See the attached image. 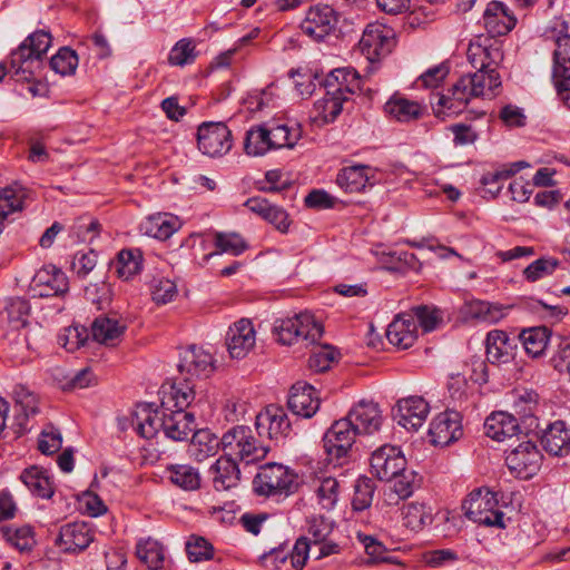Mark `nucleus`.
<instances>
[{
  "instance_id": "obj_1",
  "label": "nucleus",
  "mask_w": 570,
  "mask_h": 570,
  "mask_svg": "<svg viewBox=\"0 0 570 570\" xmlns=\"http://www.w3.org/2000/svg\"><path fill=\"white\" fill-rule=\"evenodd\" d=\"M500 87L501 77L497 69L475 71L462 76L449 89L446 95L439 96L436 106L446 109L450 114H459L465 108L471 98H492Z\"/></svg>"
},
{
  "instance_id": "obj_2",
  "label": "nucleus",
  "mask_w": 570,
  "mask_h": 570,
  "mask_svg": "<svg viewBox=\"0 0 570 570\" xmlns=\"http://www.w3.org/2000/svg\"><path fill=\"white\" fill-rule=\"evenodd\" d=\"M299 139V128H289L283 124L264 122L247 130L244 150L248 156L259 157L271 150L293 148Z\"/></svg>"
},
{
  "instance_id": "obj_3",
  "label": "nucleus",
  "mask_w": 570,
  "mask_h": 570,
  "mask_svg": "<svg viewBox=\"0 0 570 570\" xmlns=\"http://www.w3.org/2000/svg\"><path fill=\"white\" fill-rule=\"evenodd\" d=\"M274 333L279 343L292 345L303 343L306 347L315 345L323 335V326L308 313L277 320Z\"/></svg>"
},
{
  "instance_id": "obj_4",
  "label": "nucleus",
  "mask_w": 570,
  "mask_h": 570,
  "mask_svg": "<svg viewBox=\"0 0 570 570\" xmlns=\"http://www.w3.org/2000/svg\"><path fill=\"white\" fill-rule=\"evenodd\" d=\"M220 444L224 455L246 463L263 460L268 452V448L264 446L246 425H236L226 431L220 438Z\"/></svg>"
},
{
  "instance_id": "obj_5",
  "label": "nucleus",
  "mask_w": 570,
  "mask_h": 570,
  "mask_svg": "<svg viewBox=\"0 0 570 570\" xmlns=\"http://www.w3.org/2000/svg\"><path fill=\"white\" fill-rule=\"evenodd\" d=\"M51 46V36L46 31H36L11 53V68L18 79L29 81L42 56Z\"/></svg>"
},
{
  "instance_id": "obj_6",
  "label": "nucleus",
  "mask_w": 570,
  "mask_h": 570,
  "mask_svg": "<svg viewBox=\"0 0 570 570\" xmlns=\"http://www.w3.org/2000/svg\"><path fill=\"white\" fill-rule=\"evenodd\" d=\"M497 494L488 489L473 490L463 502L462 509L466 518L475 523L504 528L503 512L497 509Z\"/></svg>"
},
{
  "instance_id": "obj_7",
  "label": "nucleus",
  "mask_w": 570,
  "mask_h": 570,
  "mask_svg": "<svg viewBox=\"0 0 570 570\" xmlns=\"http://www.w3.org/2000/svg\"><path fill=\"white\" fill-rule=\"evenodd\" d=\"M394 47V30L381 22L368 23L358 42L362 55L370 62H375L386 57L392 52Z\"/></svg>"
},
{
  "instance_id": "obj_8",
  "label": "nucleus",
  "mask_w": 570,
  "mask_h": 570,
  "mask_svg": "<svg viewBox=\"0 0 570 570\" xmlns=\"http://www.w3.org/2000/svg\"><path fill=\"white\" fill-rule=\"evenodd\" d=\"M296 487L295 475L284 465L267 463L261 466L254 479V488L258 494H288Z\"/></svg>"
},
{
  "instance_id": "obj_9",
  "label": "nucleus",
  "mask_w": 570,
  "mask_h": 570,
  "mask_svg": "<svg viewBox=\"0 0 570 570\" xmlns=\"http://www.w3.org/2000/svg\"><path fill=\"white\" fill-rule=\"evenodd\" d=\"M197 146L205 156L222 157L232 149V131L222 121L203 122L197 129Z\"/></svg>"
},
{
  "instance_id": "obj_10",
  "label": "nucleus",
  "mask_w": 570,
  "mask_h": 570,
  "mask_svg": "<svg viewBox=\"0 0 570 570\" xmlns=\"http://www.w3.org/2000/svg\"><path fill=\"white\" fill-rule=\"evenodd\" d=\"M338 13L328 4L311 7L301 23L302 31L315 41H322L336 30Z\"/></svg>"
},
{
  "instance_id": "obj_11",
  "label": "nucleus",
  "mask_w": 570,
  "mask_h": 570,
  "mask_svg": "<svg viewBox=\"0 0 570 570\" xmlns=\"http://www.w3.org/2000/svg\"><path fill=\"white\" fill-rule=\"evenodd\" d=\"M177 367L184 381L204 380L215 370L214 357L204 348L193 345L180 353Z\"/></svg>"
},
{
  "instance_id": "obj_12",
  "label": "nucleus",
  "mask_w": 570,
  "mask_h": 570,
  "mask_svg": "<svg viewBox=\"0 0 570 570\" xmlns=\"http://www.w3.org/2000/svg\"><path fill=\"white\" fill-rule=\"evenodd\" d=\"M357 435H360L358 432L346 416L335 421L323 438L324 449L330 460L345 458Z\"/></svg>"
},
{
  "instance_id": "obj_13",
  "label": "nucleus",
  "mask_w": 570,
  "mask_h": 570,
  "mask_svg": "<svg viewBox=\"0 0 570 570\" xmlns=\"http://www.w3.org/2000/svg\"><path fill=\"white\" fill-rule=\"evenodd\" d=\"M542 454L537 445L528 440L521 442L505 458L509 469L520 479H530L540 470Z\"/></svg>"
},
{
  "instance_id": "obj_14",
  "label": "nucleus",
  "mask_w": 570,
  "mask_h": 570,
  "mask_svg": "<svg viewBox=\"0 0 570 570\" xmlns=\"http://www.w3.org/2000/svg\"><path fill=\"white\" fill-rule=\"evenodd\" d=\"M29 288L33 297L62 296L69 291V282L60 268L46 265L36 272Z\"/></svg>"
},
{
  "instance_id": "obj_15",
  "label": "nucleus",
  "mask_w": 570,
  "mask_h": 570,
  "mask_svg": "<svg viewBox=\"0 0 570 570\" xmlns=\"http://www.w3.org/2000/svg\"><path fill=\"white\" fill-rule=\"evenodd\" d=\"M406 460L397 446L384 444L372 453V472L382 481H391L393 476L404 472Z\"/></svg>"
},
{
  "instance_id": "obj_16",
  "label": "nucleus",
  "mask_w": 570,
  "mask_h": 570,
  "mask_svg": "<svg viewBox=\"0 0 570 570\" xmlns=\"http://www.w3.org/2000/svg\"><path fill=\"white\" fill-rule=\"evenodd\" d=\"M393 411L397 424L409 431H417L424 424L430 406L421 396H409L401 399Z\"/></svg>"
},
{
  "instance_id": "obj_17",
  "label": "nucleus",
  "mask_w": 570,
  "mask_h": 570,
  "mask_svg": "<svg viewBox=\"0 0 570 570\" xmlns=\"http://www.w3.org/2000/svg\"><path fill=\"white\" fill-rule=\"evenodd\" d=\"M255 425L261 436L266 435L271 440H281L291 431V422L284 409L274 404L257 414Z\"/></svg>"
},
{
  "instance_id": "obj_18",
  "label": "nucleus",
  "mask_w": 570,
  "mask_h": 570,
  "mask_svg": "<svg viewBox=\"0 0 570 570\" xmlns=\"http://www.w3.org/2000/svg\"><path fill=\"white\" fill-rule=\"evenodd\" d=\"M256 344V332L253 323L242 318L229 326L226 335V345L230 357L244 358Z\"/></svg>"
},
{
  "instance_id": "obj_19",
  "label": "nucleus",
  "mask_w": 570,
  "mask_h": 570,
  "mask_svg": "<svg viewBox=\"0 0 570 570\" xmlns=\"http://www.w3.org/2000/svg\"><path fill=\"white\" fill-rule=\"evenodd\" d=\"M347 85L338 83L333 91L327 90L325 97L314 104L313 121L317 125L333 122L342 112L343 104L347 101V95L352 94Z\"/></svg>"
},
{
  "instance_id": "obj_20",
  "label": "nucleus",
  "mask_w": 570,
  "mask_h": 570,
  "mask_svg": "<svg viewBox=\"0 0 570 570\" xmlns=\"http://www.w3.org/2000/svg\"><path fill=\"white\" fill-rule=\"evenodd\" d=\"M159 393L164 410L186 411L195 399V384L180 376L163 384Z\"/></svg>"
},
{
  "instance_id": "obj_21",
  "label": "nucleus",
  "mask_w": 570,
  "mask_h": 570,
  "mask_svg": "<svg viewBox=\"0 0 570 570\" xmlns=\"http://www.w3.org/2000/svg\"><path fill=\"white\" fill-rule=\"evenodd\" d=\"M429 435L434 445L445 446L462 435L461 415L455 411L438 414L430 424Z\"/></svg>"
},
{
  "instance_id": "obj_22",
  "label": "nucleus",
  "mask_w": 570,
  "mask_h": 570,
  "mask_svg": "<svg viewBox=\"0 0 570 570\" xmlns=\"http://www.w3.org/2000/svg\"><path fill=\"white\" fill-rule=\"evenodd\" d=\"M164 409L154 407L153 404H138L132 412L131 424L137 433L144 439H153L164 425Z\"/></svg>"
},
{
  "instance_id": "obj_23",
  "label": "nucleus",
  "mask_w": 570,
  "mask_h": 570,
  "mask_svg": "<svg viewBox=\"0 0 570 570\" xmlns=\"http://www.w3.org/2000/svg\"><path fill=\"white\" fill-rule=\"evenodd\" d=\"M468 60L476 71L497 69L502 61L503 53L499 46H494L490 39L478 38L471 41L466 50Z\"/></svg>"
},
{
  "instance_id": "obj_24",
  "label": "nucleus",
  "mask_w": 570,
  "mask_h": 570,
  "mask_svg": "<svg viewBox=\"0 0 570 570\" xmlns=\"http://www.w3.org/2000/svg\"><path fill=\"white\" fill-rule=\"evenodd\" d=\"M358 434H373L382 424V414L379 405L372 401H360L347 413Z\"/></svg>"
},
{
  "instance_id": "obj_25",
  "label": "nucleus",
  "mask_w": 570,
  "mask_h": 570,
  "mask_svg": "<svg viewBox=\"0 0 570 570\" xmlns=\"http://www.w3.org/2000/svg\"><path fill=\"white\" fill-rule=\"evenodd\" d=\"M287 405L293 414L308 419L317 412L320 399L312 385L297 382L291 389Z\"/></svg>"
},
{
  "instance_id": "obj_26",
  "label": "nucleus",
  "mask_w": 570,
  "mask_h": 570,
  "mask_svg": "<svg viewBox=\"0 0 570 570\" xmlns=\"http://www.w3.org/2000/svg\"><path fill=\"white\" fill-rule=\"evenodd\" d=\"M163 432L173 441H186L196 429L195 416L187 411L164 410Z\"/></svg>"
},
{
  "instance_id": "obj_27",
  "label": "nucleus",
  "mask_w": 570,
  "mask_h": 570,
  "mask_svg": "<svg viewBox=\"0 0 570 570\" xmlns=\"http://www.w3.org/2000/svg\"><path fill=\"white\" fill-rule=\"evenodd\" d=\"M92 539V533L86 523L73 522L61 527L56 543L65 552H77L85 550Z\"/></svg>"
},
{
  "instance_id": "obj_28",
  "label": "nucleus",
  "mask_w": 570,
  "mask_h": 570,
  "mask_svg": "<svg viewBox=\"0 0 570 570\" xmlns=\"http://www.w3.org/2000/svg\"><path fill=\"white\" fill-rule=\"evenodd\" d=\"M386 337L392 345L401 350L411 347L416 341V322L413 320V314L397 315L387 326Z\"/></svg>"
},
{
  "instance_id": "obj_29",
  "label": "nucleus",
  "mask_w": 570,
  "mask_h": 570,
  "mask_svg": "<svg viewBox=\"0 0 570 570\" xmlns=\"http://www.w3.org/2000/svg\"><path fill=\"white\" fill-rule=\"evenodd\" d=\"M543 449L551 455L566 456L570 454V429L562 421H556L541 435Z\"/></svg>"
},
{
  "instance_id": "obj_30",
  "label": "nucleus",
  "mask_w": 570,
  "mask_h": 570,
  "mask_svg": "<svg viewBox=\"0 0 570 570\" xmlns=\"http://www.w3.org/2000/svg\"><path fill=\"white\" fill-rule=\"evenodd\" d=\"M485 434L498 442L515 436L520 426L518 420L508 412H494L484 422Z\"/></svg>"
},
{
  "instance_id": "obj_31",
  "label": "nucleus",
  "mask_w": 570,
  "mask_h": 570,
  "mask_svg": "<svg viewBox=\"0 0 570 570\" xmlns=\"http://www.w3.org/2000/svg\"><path fill=\"white\" fill-rule=\"evenodd\" d=\"M213 485L217 491H226L236 487L240 479V471L236 460L226 455L220 456L210 466Z\"/></svg>"
},
{
  "instance_id": "obj_32",
  "label": "nucleus",
  "mask_w": 570,
  "mask_h": 570,
  "mask_svg": "<svg viewBox=\"0 0 570 570\" xmlns=\"http://www.w3.org/2000/svg\"><path fill=\"white\" fill-rule=\"evenodd\" d=\"M373 169L366 165H354L340 170L336 183L347 193L362 191L367 185H373Z\"/></svg>"
},
{
  "instance_id": "obj_33",
  "label": "nucleus",
  "mask_w": 570,
  "mask_h": 570,
  "mask_svg": "<svg viewBox=\"0 0 570 570\" xmlns=\"http://www.w3.org/2000/svg\"><path fill=\"white\" fill-rule=\"evenodd\" d=\"M245 206L253 213L259 215L265 220L274 225L278 230L285 233L289 226L287 213L267 199L262 197H252L246 200Z\"/></svg>"
},
{
  "instance_id": "obj_34",
  "label": "nucleus",
  "mask_w": 570,
  "mask_h": 570,
  "mask_svg": "<svg viewBox=\"0 0 570 570\" xmlns=\"http://www.w3.org/2000/svg\"><path fill=\"white\" fill-rule=\"evenodd\" d=\"M180 223L178 217L168 213H157L147 217L140 225L141 230L154 238L167 239L178 228Z\"/></svg>"
},
{
  "instance_id": "obj_35",
  "label": "nucleus",
  "mask_w": 570,
  "mask_h": 570,
  "mask_svg": "<svg viewBox=\"0 0 570 570\" xmlns=\"http://www.w3.org/2000/svg\"><path fill=\"white\" fill-rule=\"evenodd\" d=\"M485 351L490 363H508L513 356V344L505 332L494 330L487 335Z\"/></svg>"
},
{
  "instance_id": "obj_36",
  "label": "nucleus",
  "mask_w": 570,
  "mask_h": 570,
  "mask_svg": "<svg viewBox=\"0 0 570 570\" xmlns=\"http://www.w3.org/2000/svg\"><path fill=\"white\" fill-rule=\"evenodd\" d=\"M126 330V325L117 318L99 316L91 324L92 338L101 344L114 346Z\"/></svg>"
},
{
  "instance_id": "obj_37",
  "label": "nucleus",
  "mask_w": 570,
  "mask_h": 570,
  "mask_svg": "<svg viewBox=\"0 0 570 570\" xmlns=\"http://www.w3.org/2000/svg\"><path fill=\"white\" fill-rule=\"evenodd\" d=\"M384 111L393 119L401 122H410L422 117V106L402 96H392L384 105Z\"/></svg>"
},
{
  "instance_id": "obj_38",
  "label": "nucleus",
  "mask_w": 570,
  "mask_h": 570,
  "mask_svg": "<svg viewBox=\"0 0 570 570\" xmlns=\"http://www.w3.org/2000/svg\"><path fill=\"white\" fill-rule=\"evenodd\" d=\"M222 448L220 439L207 429L194 431L189 453L197 461L215 455L217 450Z\"/></svg>"
},
{
  "instance_id": "obj_39",
  "label": "nucleus",
  "mask_w": 570,
  "mask_h": 570,
  "mask_svg": "<svg viewBox=\"0 0 570 570\" xmlns=\"http://www.w3.org/2000/svg\"><path fill=\"white\" fill-rule=\"evenodd\" d=\"M20 479L35 495L42 499H50L52 497V482L47 472L38 466L26 469L21 473Z\"/></svg>"
},
{
  "instance_id": "obj_40",
  "label": "nucleus",
  "mask_w": 570,
  "mask_h": 570,
  "mask_svg": "<svg viewBox=\"0 0 570 570\" xmlns=\"http://www.w3.org/2000/svg\"><path fill=\"white\" fill-rule=\"evenodd\" d=\"M137 558L147 566L149 570L163 568L165 561V551L163 546L154 539L140 540L136 547Z\"/></svg>"
},
{
  "instance_id": "obj_41",
  "label": "nucleus",
  "mask_w": 570,
  "mask_h": 570,
  "mask_svg": "<svg viewBox=\"0 0 570 570\" xmlns=\"http://www.w3.org/2000/svg\"><path fill=\"white\" fill-rule=\"evenodd\" d=\"M214 243L216 246V250L207 254L204 257V261H208L213 256L220 255L224 253L233 256H238L247 248L246 242L242 238L240 235L236 233L216 232L214 235Z\"/></svg>"
},
{
  "instance_id": "obj_42",
  "label": "nucleus",
  "mask_w": 570,
  "mask_h": 570,
  "mask_svg": "<svg viewBox=\"0 0 570 570\" xmlns=\"http://www.w3.org/2000/svg\"><path fill=\"white\" fill-rule=\"evenodd\" d=\"M520 337L525 352L532 357H539L548 346L550 330L546 326L528 328L522 331Z\"/></svg>"
},
{
  "instance_id": "obj_43",
  "label": "nucleus",
  "mask_w": 570,
  "mask_h": 570,
  "mask_svg": "<svg viewBox=\"0 0 570 570\" xmlns=\"http://www.w3.org/2000/svg\"><path fill=\"white\" fill-rule=\"evenodd\" d=\"M169 480L177 487L193 491L200 487V475L197 469L188 464H175L167 468Z\"/></svg>"
},
{
  "instance_id": "obj_44",
  "label": "nucleus",
  "mask_w": 570,
  "mask_h": 570,
  "mask_svg": "<svg viewBox=\"0 0 570 570\" xmlns=\"http://www.w3.org/2000/svg\"><path fill=\"white\" fill-rule=\"evenodd\" d=\"M142 256L139 249H122L115 263L116 273L122 279H129L141 269Z\"/></svg>"
},
{
  "instance_id": "obj_45",
  "label": "nucleus",
  "mask_w": 570,
  "mask_h": 570,
  "mask_svg": "<svg viewBox=\"0 0 570 570\" xmlns=\"http://www.w3.org/2000/svg\"><path fill=\"white\" fill-rule=\"evenodd\" d=\"M557 48L553 52V78L563 77L570 70V35L557 39Z\"/></svg>"
},
{
  "instance_id": "obj_46",
  "label": "nucleus",
  "mask_w": 570,
  "mask_h": 570,
  "mask_svg": "<svg viewBox=\"0 0 570 570\" xmlns=\"http://www.w3.org/2000/svg\"><path fill=\"white\" fill-rule=\"evenodd\" d=\"M78 61L76 51L63 47L50 59V67L59 75L68 76L75 73Z\"/></svg>"
},
{
  "instance_id": "obj_47",
  "label": "nucleus",
  "mask_w": 570,
  "mask_h": 570,
  "mask_svg": "<svg viewBox=\"0 0 570 570\" xmlns=\"http://www.w3.org/2000/svg\"><path fill=\"white\" fill-rule=\"evenodd\" d=\"M374 489V483L370 478L363 476L356 480L352 499V507L355 511H363L371 505Z\"/></svg>"
},
{
  "instance_id": "obj_48",
  "label": "nucleus",
  "mask_w": 570,
  "mask_h": 570,
  "mask_svg": "<svg viewBox=\"0 0 570 570\" xmlns=\"http://www.w3.org/2000/svg\"><path fill=\"white\" fill-rule=\"evenodd\" d=\"M9 323L16 328L24 327L28 323L30 305L28 301L17 297L12 298L7 305Z\"/></svg>"
},
{
  "instance_id": "obj_49",
  "label": "nucleus",
  "mask_w": 570,
  "mask_h": 570,
  "mask_svg": "<svg viewBox=\"0 0 570 570\" xmlns=\"http://www.w3.org/2000/svg\"><path fill=\"white\" fill-rule=\"evenodd\" d=\"M88 340V332L83 326H69L58 336V343L68 352H73Z\"/></svg>"
},
{
  "instance_id": "obj_50",
  "label": "nucleus",
  "mask_w": 570,
  "mask_h": 570,
  "mask_svg": "<svg viewBox=\"0 0 570 570\" xmlns=\"http://www.w3.org/2000/svg\"><path fill=\"white\" fill-rule=\"evenodd\" d=\"M196 58L195 46L188 39L179 40L170 50L168 61L173 66L191 63Z\"/></svg>"
},
{
  "instance_id": "obj_51",
  "label": "nucleus",
  "mask_w": 570,
  "mask_h": 570,
  "mask_svg": "<svg viewBox=\"0 0 570 570\" xmlns=\"http://www.w3.org/2000/svg\"><path fill=\"white\" fill-rule=\"evenodd\" d=\"M558 265L559 262L554 258H539L524 268L523 275L527 281L537 282L551 275Z\"/></svg>"
},
{
  "instance_id": "obj_52",
  "label": "nucleus",
  "mask_w": 570,
  "mask_h": 570,
  "mask_svg": "<svg viewBox=\"0 0 570 570\" xmlns=\"http://www.w3.org/2000/svg\"><path fill=\"white\" fill-rule=\"evenodd\" d=\"M9 336H13V342L10 343L8 355L14 363H24L30 360V355L26 352L30 348V343L26 332H11Z\"/></svg>"
},
{
  "instance_id": "obj_53",
  "label": "nucleus",
  "mask_w": 570,
  "mask_h": 570,
  "mask_svg": "<svg viewBox=\"0 0 570 570\" xmlns=\"http://www.w3.org/2000/svg\"><path fill=\"white\" fill-rule=\"evenodd\" d=\"M186 551L191 562H199L213 558L212 544L202 537H191L186 543Z\"/></svg>"
},
{
  "instance_id": "obj_54",
  "label": "nucleus",
  "mask_w": 570,
  "mask_h": 570,
  "mask_svg": "<svg viewBox=\"0 0 570 570\" xmlns=\"http://www.w3.org/2000/svg\"><path fill=\"white\" fill-rule=\"evenodd\" d=\"M413 314V320H417L420 326L424 332H431L436 328L442 317L436 308L425 305L413 307L410 312Z\"/></svg>"
},
{
  "instance_id": "obj_55",
  "label": "nucleus",
  "mask_w": 570,
  "mask_h": 570,
  "mask_svg": "<svg viewBox=\"0 0 570 570\" xmlns=\"http://www.w3.org/2000/svg\"><path fill=\"white\" fill-rule=\"evenodd\" d=\"M7 540L19 551H29L35 544L33 533L29 527L6 531Z\"/></svg>"
},
{
  "instance_id": "obj_56",
  "label": "nucleus",
  "mask_w": 570,
  "mask_h": 570,
  "mask_svg": "<svg viewBox=\"0 0 570 570\" xmlns=\"http://www.w3.org/2000/svg\"><path fill=\"white\" fill-rule=\"evenodd\" d=\"M176 295V284L170 279H156L151 286V296L157 304H167L171 302Z\"/></svg>"
},
{
  "instance_id": "obj_57",
  "label": "nucleus",
  "mask_w": 570,
  "mask_h": 570,
  "mask_svg": "<svg viewBox=\"0 0 570 570\" xmlns=\"http://www.w3.org/2000/svg\"><path fill=\"white\" fill-rule=\"evenodd\" d=\"M337 488L338 482L333 478H326L320 483L316 493L324 509L331 510L335 505Z\"/></svg>"
},
{
  "instance_id": "obj_58",
  "label": "nucleus",
  "mask_w": 570,
  "mask_h": 570,
  "mask_svg": "<svg viewBox=\"0 0 570 570\" xmlns=\"http://www.w3.org/2000/svg\"><path fill=\"white\" fill-rule=\"evenodd\" d=\"M17 406L23 411V417L29 419L38 412V401L36 395L29 392L26 387L18 385L13 391Z\"/></svg>"
},
{
  "instance_id": "obj_59",
  "label": "nucleus",
  "mask_w": 570,
  "mask_h": 570,
  "mask_svg": "<svg viewBox=\"0 0 570 570\" xmlns=\"http://www.w3.org/2000/svg\"><path fill=\"white\" fill-rule=\"evenodd\" d=\"M337 352L328 345L317 347V351L308 360L311 368L323 372L330 367V364L336 360Z\"/></svg>"
},
{
  "instance_id": "obj_60",
  "label": "nucleus",
  "mask_w": 570,
  "mask_h": 570,
  "mask_svg": "<svg viewBox=\"0 0 570 570\" xmlns=\"http://www.w3.org/2000/svg\"><path fill=\"white\" fill-rule=\"evenodd\" d=\"M99 223L95 219L79 218L71 226L72 235L81 242L91 240L98 235Z\"/></svg>"
},
{
  "instance_id": "obj_61",
  "label": "nucleus",
  "mask_w": 570,
  "mask_h": 570,
  "mask_svg": "<svg viewBox=\"0 0 570 570\" xmlns=\"http://www.w3.org/2000/svg\"><path fill=\"white\" fill-rule=\"evenodd\" d=\"M96 263V253L89 250L88 253H77L71 262V267L79 277H85L95 268Z\"/></svg>"
},
{
  "instance_id": "obj_62",
  "label": "nucleus",
  "mask_w": 570,
  "mask_h": 570,
  "mask_svg": "<svg viewBox=\"0 0 570 570\" xmlns=\"http://www.w3.org/2000/svg\"><path fill=\"white\" fill-rule=\"evenodd\" d=\"M361 540L371 562H391V559L385 556V547L376 539L370 535H364Z\"/></svg>"
},
{
  "instance_id": "obj_63",
  "label": "nucleus",
  "mask_w": 570,
  "mask_h": 570,
  "mask_svg": "<svg viewBox=\"0 0 570 570\" xmlns=\"http://www.w3.org/2000/svg\"><path fill=\"white\" fill-rule=\"evenodd\" d=\"M483 21L487 30L493 36L507 35L515 26V19L513 17H493L483 19Z\"/></svg>"
},
{
  "instance_id": "obj_64",
  "label": "nucleus",
  "mask_w": 570,
  "mask_h": 570,
  "mask_svg": "<svg viewBox=\"0 0 570 570\" xmlns=\"http://www.w3.org/2000/svg\"><path fill=\"white\" fill-rule=\"evenodd\" d=\"M309 552V542L307 538L302 537L295 542L289 554L291 562L294 569L302 570L306 563Z\"/></svg>"
}]
</instances>
